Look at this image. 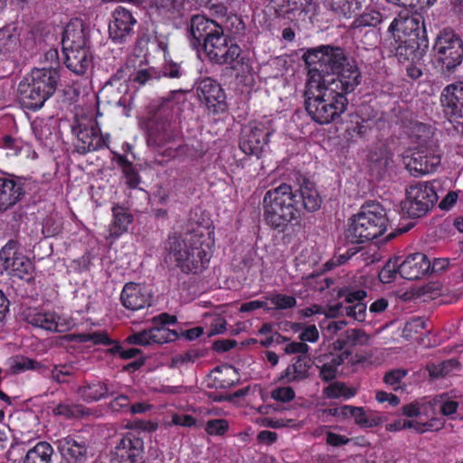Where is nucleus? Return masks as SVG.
Masks as SVG:
<instances>
[{"instance_id":"nucleus-1","label":"nucleus","mask_w":463,"mask_h":463,"mask_svg":"<svg viewBox=\"0 0 463 463\" xmlns=\"http://www.w3.org/2000/svg\"><path fill=\"white\" fill-rule=\"evenodd\" d=\"M321 203L313 183L304 181L298 188L282 183L265 193L263 220L270 229L284 232L289 225L299 222L303 210L313 213L320 208Z\"/></svg>"},{"instance_id":"nucleus-2","label":"nucleus","mask_w":463,"mask_h":463,"mask_svg":"<svg viewBox=\"0 0 463 463\" xmlns=\"http://www.w3.org/2000/svg\"><path fill=\"white\" fill-rule=\"evenodd\" d=\"M188 39L194 49L203 50L209 61L215 64L230 65L241 52V47L224 33L220 24L203 14H194L191 17Z\"/></svg>"},{"instance_id":"nucleus-3","label":"nucleus","mask_w":463,"mask_h":463,"mask_svg":"<svg viewBox=\"0 0 463 463\" xmlns=\"http://www.w3.org/2000/svg\"><path fill=\"white\" fill-rule=\"evenodd\" d=\"M209 233L199 224H192L183 234L174 233L167 240L166 249L183 272H202L210 260Z\"/></svg>"},{"instance_id":"nucleus-4","label":"nucleus","mask_w":463,"mask_h":463,"mask_svg":"<svg viewBox=\"0 0 463 463\" xmlns=\"http://www.w3.org/2000/svg\"><path fill=\"white\" fill-rule=\"evenodd\" d=\"M313 81L317 84L338 87L344 92H353L362 82V72L357 62L349 59L344 49L328 45L319 66L309 70Z\"/></svg>"},{"instance_id":"nucleus-5","label":"nucleus","mask_w":463,"mask_h":463,"mask_svg":"<svg viewBox=\"0 0 463 463\" xmlns=\"http://www.w3.org/2000/svg\"><path fill=\"white\" fill-rule=\"evenodd\" d=\"M338 87L317 84L305 92V108L311 118L320 125L336 120L347 109L346 95Z\"/></svg>"},{"instance_id":"nucleus-6","label":"nucleus","mask_w":463,"mask_h":463,"mask_svg":"<svg viewBox=\"0 0 463 463\" xmlns=\"http://www.w3.org/2000/svg\"><path fill=\"white\" fill-rule=\"evenodd\" d=\"M389 223L386 210L375 202H365L357 214L350 219L345 237L352 244L364 243L383 235Z\"/></svg>"},{"instance_id":"nucleus-7","label":"nucleus","mask_w":463,"mask_h":463,"mask_svg":"<svg viewBox=\"0 0 463 463\" xmlns=\"http://www.w3.org/2000/svg\"><path fill=\"white\" fill-rule=\"evenodd\" d=\"M170 102L169 98L164 100L150 119L146 130L147 146L159 149V156L167 159L175 157L177 149L181 146L180 145L176 147L172 146L178 137V128L176 122L172 120Z\"/></svg>"},{"instance_id":"nucleus-8","label":"nucleus","mask_w":463,"mask_h":463,"mask_svg":"<svg viewBox=\"0 0 463 463\" xmlns=\"http://www.w3.org/2000/svg\"><path fill=\"white\" fill-rule=\"evenodd\" d=\"M435 67L443 75H450L463 61V39L454 30L444 28L437 34L432 46Z\"/></svg>"},{"instance_id":"nucleus-9","label":"nucleus","mask_w":463,"mask_h":463,"mask_svg":"<svg viewBox=\"0 0 463 463\" xmlns=\"http://www.w3.org/2000/svg\"><path fill=\"white\" fill-rule=\"evenodd\" d=\"M20 249L18 238L10 239L0 250V261L9 276L31 283L34 280L35 267L27 256L20 252Z\"/></svg>"},{"instance_id":"nucleus-10","label":"nucleus","mask_w":463,"mask_h":463,"mask_svg":"<svg viewBox=\"0 0 463 463\" xmlns=\"http://www.w3.org/2000/svg\"><path fill=\"white\" fill-rule=\"evenodd\" d=\"M73 152L79 155L108 147L109 135H102L98 122L93 119L75 120L71 125Z\"/></svg>"},{"instance_id":"nucleus-11","label":"nucleus","mask_w":463,"mask_h":463,"mask_svg":"<svg viewBox=\"0 0 463 463\" xmlns=\"http://www.w3.org/2000/svg\"><path fill=\"white\" fill-rule=\"evenodd\" d=\"M434 186L429 183H418L406 191V199L402 202V212L409 218L426 215L438 201Z\"/></svg>"},{"instance_id":"nucleus-12","label":"nucleus","mask_w":463,"mask_h":463,"mask_svg":"<svg viewBox=\"0 0 463 463\" xmlns=\"http://www.w3.org/2000/svg\"><path fill=\"white\" fill-rule=\"evenodd\" d=\"M406 169L414 176L433 173L440 165L437 140L420 143L418 149L403 157Z\"/></svg>"},{"instance_id":"nucleus-13","label":"nucleus","mask_w":463,"mask_h":463,"mask_svg":"<svg viewBox=\"0 0 463 463\" xmlns=\"http://www.w3.org/2000/svg\"><path fill=\"white\" fill-rule=\"evenodd\" d=\"M271 132L262 122H250L241 128L239 146L249 156H260Z\"/></svg>"},{"instance_id":"nucleus-14","label":"nucleus","mask_w":463,"mask_h":463,"mask_svg":"<svg viewBox=\"0 0 463 463\" xmlns=\"http://www.w3.org/2000/svg\"><path fill=\"white\" fill-rule=\"evenodd\" d=\"M442 112L450 122H458V132H463V82L452 83L444 88L440 95Z\"/></svg>"},{"instance_id":"nucleus-15","label":"nucleus","mask_w":463,"mask_h":463,"mask_svg":"<svg viewBox=\"0 0 463 463\" xmlns=\"http://www.w3.org/2000/svg\"><path fill=\"white\" fill-rule=\"evenodd\" d=\"M196 92L199 99L213 113H223L228 109L224 90L216 80L211 78L201 80L197 83Z\"/></svg>"},{"instance_id":"nucleus-16","label":"nucleus","mask_w":463,"mask_h":463,"mask_svg":"<svg viewBox=\"0 0 463 463\" xmlns=\"http://www.w3.org/2000/svg\"><path fill=\"white\" fill-rule=\"evenodd\" d=\"M24 195V182L22 177L7 174L0 175V213L13 208Z\"/></svg>"},{"instance_id":"nucleus-17","label":"nucleus","mask_w":463,"mask_h":463,"mask_svg":"<svg viewBox=\"0 0 463 463\" xmlns=\"http://www.w3.org/2000/svg\"><path fill=\"white\" fill-rule=\"evenodd\" d=\"M136 24L137 20L131 12L121 6L117 7L109 24L110 39L118 43L128 42L134 34Z\"/></svg>"},{"instance_id":"nucleus-18","label":"nucleus","mask_w":463,"mask_h":463,"mask_svg":"<svg viewBox=\"0 0 463 463\" xmlns=\"http://www.w3.org/2000/svg\"><path fill=\"white\" fill-rule=\"evenodd\" d=\"M399 44L395 48V56L400 62L420 60L426 53L428 43L424 36L420 37L416 32H410L402 39L398 35Z\"/></svg>"},{"instance_id":"nucleus-19","label":"nucleus","mask_w":463,"mask_h":463,"mask_svg":"<svg viewBox=\"0 0 463 463\" xmlns=\"http://www.w3.org/2000/svg\"><path fill=\"white\" fill-rule=\"evenodd\" d=\"M430 260L421 252L410 254L402 262H399V274L408 280L420 279L430 274Z\"/></svg>"},{"instance_id":"nucleus-20","label":"nucleus","mask_w":463,"mask_h":463,"mask_svg":"<svg viewBox=\"0 0 463 463\" xmlns=\"http://www.w3.org/2000/svg\"><path fill=\"white\" fill-rule=\"evenodd\" d=\"M177 321L175 316L168 313H161L152 318L153 326L149 327L150 340L152 344L163 345L175 341L179 337V334L175 330L166 327L167 325H174Z\"/></svg>"},{"instance_id":"nucleus-21","label":"nucleus","mask_w":463,"mask_h":463,"mask_svg":"<svg viewBox=\"0 0 463 463\" xmlns=\"http://www.w3.org/2000/svg\"><path fill=\"white\" fill-rule=\"evenodd\" d=\"M151 295L142 284L128 282L125 284L120 294L122 306L131 311L150 306Z\"/></svg>"},{"instance_id":"nucleus-22","label":"nucleus","mask_w":463,"mask_h":463,"mask_svg":"<svg viewBox=\"0 0 463 463\" xmlns=\"http://www.w3.org/2000/svg\"><path fill=\"white\" fill-rule=\"evenodd\" d=\"M63 463H85L88 447L85 441L68 436L56 441Z\"/></svg>"},{"instance_id":"nucleus-23","label":"nucleus","mask_w":463,"mask_h":463,"mask_svg":"<svg viewBox=\"0 0 463 463\" xmlns=\"http://www.w3.org/2000/svg\"><path fill=\"white\" fill-rule=\"evenodd\" d=\"M17 91L21 105L32 110L41 109L49 99L27 76L19 83Z\"/></svg>"},{"instance_id":"nucleus-24","label":"nucleus","mask_w":463,"mask_h":463,"mask_svg":"<svg viewBox=\"0 0 463 463\" xmlns=\"http://www.w3.org/2000/svg\"><path fill=\"white\" fill-rule=\"evenodd\" d=\"M27 77L50 99L56 91L61 75L56 68L50 67L34 68Z\"/></svg>"},{"instance_id":"nucleus-25","label":"nucleus","mask_w":463,"mask_h":463,"mask_svg":"<svg viewBox=\"0 0 463 463\" xmlns=\"http://www.w3.org/2000/svg\"><path fill=\"white\" fill-rule=\"evenodd\" d=\"M369 341V336L363 329H347L341 333L336 340L330 345L331 354L334 352L348 353V357L352 354V349L356 345H365Z\"/></svg>"},{"instance_id":"nucleus-26","label":"nucleus","mask_w":463,"mask_h":463,"mask_svg":"<svg viewBox=\"0 0 463 463\" xmlns=\"http://www.w3.org/2000/svg\"><path fill=\"white\" fill-rule=\"evenodd\" d=\"M115 449L118 457L127 458L130 463H144V441L134 434L128 433L121 438Z\"/></svg>"},{"instance_id":"nucleus-27","label":"nucleus","mask_w":463,"mask_h":463,"mask_svg":"<svg viewBox=\"0 0 463 463\" xmlns=\"http://www.w3.org/2000/svg\"><path fill=\"white\" fill-rule=\"evenodd\" d=\"M66 67L77 75H83L90 67L92 55L89 46L62 50Z\"/></svg>"},{"instance_id":"nucleus-28","label":"nucleus","mask_w":463,"mask_h":463,"mask_svg":"<svg viewBox=\"0 0 463 463\" xmlns=\"http://www.w3.org/2000/svg\"><path fill=\"white\" fill-rule=\"evenodd\" d=\"M62 50L88 46L85 25L81 19L69 22L63 30L61 38Z\"/></svg>"},{"instance_id":"nucleus-29","label":"nucleus","mask_w":463,"mask_h":463,"mask_svg":"<svg viewBox=\"0 0 463 463\" xmlns=\"http://www.w3.org/2000/svg\"><path fill=\"white\" fill-rule=\"evenodd\" d=\"M311 368L309 359L306 355H298L295 362L284 370L279 380L286 383L299 382L308 377V371Z\"/></svg>"},{"instance_id":"nucleus-30","label":"nucleus","mask_w":463,"mask_h":463,"mask_svg":"<svg viewBox=\"0 0 463 463\" xmlns=\"http://www.w3.org/2000/svg\"><path fill=\"white\" fill-rule=\"evenodd\" d=\"M59 320L60 317L54 312L31 310L26 314L28 324L48 331L62 332Z\"/></svg>"},{"instance_id":"nucleus-31","label":"nucleus","mask_w":463,"mask_h":463,"mask_svg":"<svg viewBox=\"0 0 463 463\" xmlns=\"http://www.w3.org/2000/svg\"><path fill=\"white\" fill-rule=\"evenodd\" d=\"M111 211L113 219L109 227V236L118 238L128 231L133 222V215L128 208L119 204H115Z\"/></svg>"},{"instance_id":"nucleus-32","label":"nucleus","mask_w":463,"mask_h":463,"mask_svg":"<svg viewBox=\"0 0 463 463\" xmlns=\"http://www.w3.org/2000/svg\"><path fill=\"white\" fill-rule=\"evenodd\" d=\"M79 395L87 402H97L115 393L109 387L102 382L95 381L87 383L78 389Z\"/></svg>"},{"instance_id":"nucleus-33","label":"nucleus","mask_w":463,"mask_h":463,"mask_svg":"<svg viewBox=\"0 0 463 463\" xmlns=\"http://www.w3.org/2000/svg\"><path fill=\"white\" fill-rule=\"evenodd\" d=\"M52 454V447L48 442L40 441L28 450L24 463H51Z\"/></svg>"},{"instance_id":"nucleus-34","label":"nucleus","mask_w":463,"mask_h":463,"mask_svg":"<svg viewBox=\"0 0 463 463\" xmlns=\"http://www.w3.org/2000/svg\"><path fill=\"white\" fill-rule=\"evenodd\" d=\"M329 312L332 317H336L338 314L346 315L359 322H363L365 320L366 317V304L359 302L347 307H343L342 304H336L330 307Z\"/></svg>"},{"instance_id":"nucleus-35","label":"nucleus","mask_w":463,"mask_h":463,"mask_svg":"<svg viewBox=\"0 0 463 463\" xmlns=\"http://www.w3.org/2000/svg\"><path fill=\"white\" fill-rule=\"evenodd\" d=\"M325 4L327 8L343 16H350L362 7L360 0H325Z\"/></svg>"},{"instance_id":"nucleus-36","label":"nucleus","mask_w":463,"mask_h":463,"mask_svg":"<svg viewBox=\"0 0 463 463\" xmlns=\"http://www.w3.org/2000/svg\"><path fill=\"white\" fill-rule=\"evenodd\" d=\"M184 0H145V6L160 14H172L180 10Z\"/></svg>"},{"instance_id":"nucleus-37","label":"nucleus","mask_w":463,"mask_h":463,"mask_svg":"<svg viewBox=\"0 0 463 463\" xmlns=\"http://www.w3.org/2000/svg\"><path fill=\"white\" fill-rule=\"evenodd\" d=\"M348 359V353H341L333 357L330 363H326L320 367L319 377L324 382H331L337 376V367L342 365Z\"/></svg>"},{"instance_id":"nucleus-38","label":"nucleus","mask_w":463,"mask_h":463,"mask_svg":"<svg viewBox=\"0 0 463 463\" xmlns=\"http://www.w3.org/2000/svg\"><path fill=\"white\" fill-rule=\"evenodd\" d=\"M383 19V14H382L379 11L370 10L356 17L352 24V28L354 30L361 31L362 28L366 26L375 27L376 25L380 24Z\"/></svg>"},{"instance_id":"nucleus-39","label":"nucleus","mask_w":463,"mask_h":463,"mask_svg":"<svg viewBox=\"0 0 463 463\" xmlns=\"http://www.w3.org/2000/svg\"><path fill=\"white\" fill-rule=\"evenodd\" d=\"M118 164L122 168L128 187L137 188L140 183V177L133 164L124 156H118Z\"/></svg>"},{"instance_id":"nucleus-40","label":"nucleus","mask_w":463,"mask_h":463,"mask_svg":"<svg viewBox=\"0 0 463 463\" xmlns=\"http://www.w3.org/2000/svg\"><path fill=\"white\" fill-rule=\"evenodd\" d=\"M324 393L329 399H338L340 397L348 399L356 394V390L348 387L345 383L334 382L324 389Z\"/></svg>"},{"instance_id":"nucleus-41","label":"nucleus","mask_w":463,"mask_h":463,"mask_svg":"<svg viewBox=\"0 0 463 463\" xmlns=\"http://www.w3.org/2000/svg\"><path fill=\"white\" fill-rule=\"evenodd\" d=\"M328 50V45H320L315 48L307 49L302 54V59L310 67L314 65V68L319 66L321 61H323L326 52Z\"/></svg>"},{"instance_id":"nucleus-42","label":"nucleus","mask_w":463,"mask_h":463,"mask_svg":"<svg viewBox=\"0 0 463 463\" xmlns=\"http://www.w3.org/2000/svg\"><path fill=\"white\" fill-rule=\"evenodd\" d=\"M18 38L15 33L11 32L10 28L0 30V52H10L15 49Z\"/></svg>"},{"instance_id":"nucleus-43","label":"nucleus","mask_w":463,"mask_h":463,"mask_svg":"<svg viewBox=\"0 0 463 463\" xmlns=\"http://www.w3.org/2000/svg\"><path fill=\"white\" fill-rule=\"evenodd\" d=\"M161 77V71L156 69L150 67L147 69L138 70L131 75V79L134 82H137L140 85H144L146 82L156 80Z\"/></svg>"},{"instance_id":"nucleus-44","label":"nucleus","mask_w":463,"mask_h":463,"mask_svg":"<svg viewBox=\"0 0 463 463\" xmlns=\"http://www.w3.org/2000/svg\"><path fill=\"white\" fill-rule=\"evenodd\" d=\"M267 298L275 306V309L292 308L297 305V299L292 296L271 294Z\"/></svg>"},{"instance_id":"nucleus-45","label":"nucleus","mask_w":463,"mask_h":463,"mask_svg":"<svg viewBox=\"0 0 463 463\" xmlns=\"http://www.w3.org/2000/svg\"><path fill=\"white\" fill-rule=\"evenodd\" d=\"M42 368H43V365H42L39 362L24 356L17 358L12 365V370L14 373H18L26 370L38 371Z\"/></svg>"},{"instance_id":"nucleus-46","label":"nucleus","mask_w":463,"mask_h":463,"mask_svg":"<svg viewBox=\"0 0 463 463\" xmlns=\"http://www.w3.org/2000/svg\"><path fill=\"white\" fill-rule=\"evenodd\" d=\"M426 327V321L420 317H416L409 320L403 328L402 335L405 338H412L413 335L420 334L422 329Z\"/></svg>"},{"instance_id":"nucleus-47","label":"nucleus","mask_w":463,"mask_h":463,"mask_svg":"<svg viewBox=\"0 0 463 463\" xmlns=\"http://www.w3.org/2000/svg\"><path fill=\"white\" fill-rule=\"evenodd\" d=\"M399 260L400 258H396L393 261L389 260L383 269L379 273V279L383 283H389L395 279L397 273H399Z\"/></svg>"},{"instance_id":"nucleus-48","label":"nucleus","mask_w":463,"mask_h":463,"mask_svg":"<svg viewBox=\"0 0 463 463\" xmlns=\"http://www.w3.org/2000/svg\"><path fill=\"white\" fill-rule=\"evenodd\" d=\"M458 367V362L454 359L447 360L438 366H434L431 370H430V374L431 377L439 378L444 377L450 373L453 370Z\"/></svg>"},{"instance_id":"nucleus-49","label":"nucleus","mask_w":463,"mask_h":463,"mask_svg":"<svg viewBox=\"0 0 463 463\" xmlns=\"http://www.w3.org/2000/svg\"><path fill=\"white\" fill-rule=\"evenodd\" d=\"M79 338L81 342H92L95 345H109L112 344V341L109 339L108 334L100 331L80 334L79 335Z\"/></svg>"},{"instance_id":"nucleus-50","label":"nucleus","mask_w":463,"mask_h":463,"mask_svg":"<svg viewBox=\"0 0 463 463\" xmlns=\"http://www.w3.org/2000/svg\"><path fill=\"white\" fill-rule=\"evenodd\" d=\"M130 401L128 396L120 394L112 400L109 404V409L112 412L128 414Z\"/></svg>"},{"instance_id":"nucleus-51","label":"nucleus","mask_w":463,"mask_h":463,"mask_svg":"<svg viewBox=\"0 0 463 463\" xmlns=\"http://www.w3.org/2000/svg\"><path fill=\"white\" fill-rule=\"evenodd\" d=\"M407 372L405 370L396 369L389 371L383 377V382L392 386L393 391H398L401 386V381L406 376Z\"/></svg>"},{"instance_id":"nucleus-52","label":"nucleus","mask_w":463,"mask_h":463,"mask_svg":"<svg viewBox=\"0 0 463 463\" xmlns=\"http://www.w3.org/2000/svg\"><path fill=\"white\" fill-rule=\"evenodd\" d=\"M149 329L146 328L140 332H137L129 335L126 339L125 343L135 345L146 346L151 345Z\"/></svg>"},{"instance_id":"nucleus-53","label":"nucleus","mask_w":463,"mask_h":463,"mask_svg":"<svg viewBox=\"0 0 463 463\" xmlns=\"http://www.w3.org/2000/svg\"><path fill=\"white\" fill-rule=\"evenodd\" d=\"M229 428L228 421L223 419L210 420L206 423L205 430L210 435H222Z\"/></svg>"},{"instance_id":"nucleus-54","label":"nucleus","mask_w":463,"mask_h":463,"mask_svg":"<svg viewBox=\"0 0 463 463\" xmlns=\"http://www.w3.org/2000/svg\"><path fill=\"white\" fill-rule=\"evenodd\" d=\"M270 397L281 402H288L295 398V392L292 387H278L271 391Z\"/></svg>"},{"instance_id":"nucleus-55","label":"nucleus","mask_w":463,"mask_h":463,"mask_svg":"<svg viewBox=\"0 0 463 463\" xmlns=\"http://www.w3.org/2000/svg\"><path fill=\"white\" fill-rule=\"evenodd\" d=\"M72 374V367L68 364L55 365L51 371L52 378L59 383H67V377Z\"/></svg>"},{"instance_id":"nucleus-56","label":"nucleus","mask_w":463,"mask_h":463,"mask_svg":"<svg viewBox=\"0 0 463 463\" xmlns=\"http://www.w3.org/2000/svg\"><path fill=\"white\" fill-rule=\"evenodd\" d=\"M402 24H404L405 29H410L411 32H416L420 34V28H423L425 30V22L420 14L415 12L411 16L406 17Z\"/></svg>"},{"instance_id":"nucleus-57","label":"nucleus","mask_w":463,"mask_h":463,"mask_svg":"<svg viewBox=\"0 0 463 463\" xmlns=\"http://www.w3.org/2000/svg\"><path fill=\"white\" fill-rule=\"evenodd\" d=\"M345 410L350 411L349 417H353L354 419L355 423L362 427L373 426L372 422H369L365 412L362 407H354V406H346Z\"/></svg>"},{"instance_id":"nucleus-58","label":"nucleus","mask_w":463,"mask_h":463,"mask_svg":"<svg viewBox=\"0 0 463 463\" xmlns=\"http://www.w3.org/2000/svg\"><path fill=\"white\" fill-rule=\"evenodd\" d=\"M367 296L364 289H344L341 291V297L345 298V301L349 304L363 302Z\"/></svg>"},{"instance_id":"nucleus-59","label":"nucleus","mask_w":463,"mask_h":463,"mask_svg":"<svg viewBox=\"0 0 463 463\" xmlns=\"http://www.w3.org/2000/svg\"><path fill=\"white\" fill-rule=\"evenodd\" d=\"M81 411V407L78 405H68V404H58L53 409V413L56 415H61L66 418L76 417Z\"/></svg>"},{"instance_id":"nucleus-60","label":"nucleus","mask_w":463,"mask_h":463,"mask_svg":"<svg viewBox=\"0 0 463 463\" xmlns=\"http://www.w3.org/2000/svg\"><path fill=\"white\" fill-rule=\"evenodd\" d=\"M165 60H166V58ZM183 74L184 71H182L180 64L165 61L161 75L171 79H179Z\"/></svg>"},{"instance_id":"nucleus-61","label":"nucleus","mask_w":463,"mask_h":463,"mask_svg":"<svg viewBox=\"0 0 463 463\" xmlns=\"http://www.w3.org/2000/svg\"><path fill=\"white\" fill-rule=\"evenodd\" d=\"M110 352L114 354H118L122 359H130L141 354V351L138 348L131 347L128 349H125L119 344H116L110 349Z\"/></svg>"},{"instance_id":"nucleus-62","label":"nucleus","mask_w":463,"mask_h":463,"mask_svg":"<svg viewBox=\"0 0 463 463\" xmlns=\"http://www.w3.org/2000/svg\"><path fill=\"white\" fill-rule=\"evenodd\" d=\"M319 333L315 325L307 326L299 335L301 342L315 343L318 340Z\"/></svg>"},{"instance_id":"nucleus-63","label":"nucleus","mask_w":463,"mask_h":463,"mask_svg":"<svg viewBox=\"0 0 463 463\" xmlns=\"http://www.w3.org/2000/svg\"><path fill=\"white\" fill-rule=\"evenodd\" d=\"M308 350L309 346L303 342H292L284 348V352L288 354H299V355H305Z\"/></svg>"},{"instance_id":"nucleus-64","label":"nucleus","mask_w":463,"mask_h":463,"mask_svg":"<svg viewBox=\"0 0 463 463\" xmlns=\"http://www.w3.org/2000/svg\"><path fill=\"white\" fill-rule=\"evenodd\" d=\"M172 423L176 426L192 427L195 425L196 420L188 414L176 413L172 416Z\"/></svg>"}]
</instances>
